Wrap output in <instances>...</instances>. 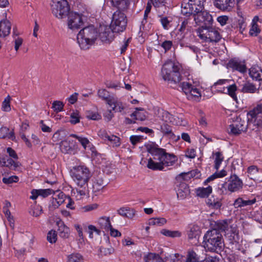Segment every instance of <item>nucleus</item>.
Wrapping results in <instances>:
<instances>
[{"mask_svg": "<svg viewBox=\"0 0 262 262\" xmlns=\"http://www.w3.org/2000/svg\"><path fill=\"white\" fill-rule=\"evenodd\" d=\"M179 66L171 60H167L163 65L161 76L164 81L171 84H179L178 90H181L189 100L201 96L198 89L188 82H180L182 76L180 73Z\"/></svg>", "mask_w": 262, "mask_h": 262, "instance_id": "f257e3e1", "label": "nucleus"}, {"mask_svg": "<svg viewBox=\"0 0 262 262\" xmlns=\"http://www.w3.org/2000/svg\"><path fill=\"white\" fill-rule=\"evenodd\" d=\"M220 235L221 234L214 229L211 230H209L204 236L203 243L205 244V245H206V246H208L207 242L208 241H211L212 239V238H218L219 237V235Z\"/></svg>", "mask_w": 262, "mask_h": 262, "instance_id": "72a5a7b5", "label": "nucleus"}, {"mask_svg": "<svg viewBox=\"0 0 262 262\" xmlns=\"http://www.w3.org/2000/svg\"><path fill=\"white\" fill-rule=\"evenodd\" d=\"M61 151L64 154H75L76 152L74 144L73 141L66 140L62 141L60 143Z\"/></svg>", "mask_w": 262, "mask_h": 262, "instance_id": "a211bd4d", "label": "nucleus"}, {"mask_svg": "<svg viewBox=\"0 0 262 262\" xmlns=\"http://www.w3.org/2000/svg\"><path fill=\"white\" fill-rule=\"evenodd\" d=\"M39 195L46 198L52 194L53 190L51 189H38Z\"/></svg>", "mask_w": 262, "mask_h": 262, "instance_id": "774afa93", "label": "nucleus"}, {"mask_svg": "<svg viewBox=\"0 0 262 262\" xmlns=\"http://www.w3.org/2000/svg\"><path fill=\"white\" fill-rule=\"evenodd\" d=\"M251 110L257 119L262 121V103L257 104Z\"/></svg>", "mask_w": 262, "mask_h": 262, "instance_id": "de8ad7c7", "label": "nucleus"}, {"mask_svg": "<svg viewBox=\"0 0 262 262\" xmlns=\"http://www.w3.org/2000/svg\"><path fill=\"white\" fill-rule=\"evenodd\" d=\"M229 223L230 221L227 220L217 221L215 222L213 229L219 233L226 232L229 229Z\"/></svg>", "mask_w": 262, "mask_h": 262, "instance_id": "bb28decb", "label": "nucleus"}, {"mask_svg": "<svg viewBox=\"0 0 262 262\" xmlns=\"http://www.w3.org/2000/svg\"><path fill=\"white\" fill-rule=\"evenodd\" d=\"M149 13H145L144 11V17L141 21V24L140 27V31H149L151 27V23L150 21L148 24V15Z\"/></svg>", "mask_w": 262, "mask_h": 262, "instance_id": "a19ab883", "label": "nucleus"}, {"mask_svg": "<svg viewBox=\"0 0 262 262\" xmlns=\"http://www.w3.org/2000/svg\"><path fill=\"white\" fill-rule=\"evenodd\" d=\"M190 193L189 187L185 183H181L180 184L179 188L177 191L178 198L180 200L185 198Z\"/></svg>", "mask_w": 262, "mask_h": 262, "instance_id": "c85d7f7f", "label": "nucleus"}, {"mask_svg": "<svg viewBox=\"0 0 262 262\" xmlns=\"http://www.w3.org/2000/svg\"><path fill=\"white\" fill-rule=\"evenodd\" d=\"M8 138L14 140L15 137L13 131L9 130V128L6 126H2L0 128V138Z\"/></svg>", "mask_w": 262, "mask_h": 262, "instance_id": "473e14b6", "label": "nucleus"}, {"mask_svg": "<svg viewBox=\"0 0 262 262\" xmlns=\"http://www.w3.org/2000/svg\"><path fill=\"white\" fill-rule=\"evenodd\" d=\"M227 66L228 68L232 69L233 70H236L243 73L246 72L247 70L245 62L236 59L230 60Z\"/></svg>", "mask_w": 262, "mask_h": 262, "instance_id": "6ab92c4d", "label": "nucleus"}, {"mask_svg": "<svg viewBox=\"0 0 262 262\" xmlns=\"http://www.w3.org/2000/svg\"><path fill=\"white\" fill-rule=\"evenodd\" d=\"M256 202V199L245 200L243 198H238L233 203V206L235 208H242L248 206H251Z\"/></svg>", "mask_w": 262, "mask_h": 262, "instance_id": "393cba45", "label": "nucleus"}, {"mask_svg": "<svg viewBox=\"0 0 262 262\" xmlns=\"http://www.w3.org/2000/svg\"><path fill=\"white\" fill-rule=\"evenodd\" d=\"M98 36V33L93 26L85 27L77 34V42L82 50H87L93 45Z\"/></svg>", "mask_w": 262, "mask_h": 262, "instance_id": "20e7f679", "label": "nucleus"}, {"mask_svg": "<svg viewBox=\"0 0 262 262\" xmlns=\"http://www.w3.org/2000/svg\"><path fill=\"white\" fill-rule=\"evenodd\" d=\"M97 94L99 97L105 100L107 104L108 100H111L113 99V98L110 97L108 92L105 89L99 90Z\"/></svg>", "mask_w": 262, "mask_h": 262, "instance_id": "09e8293b", "label": "nucleus"}, {"mask_svg": "<svg viewBox=\"0 0 262 262\" xmlns=\"http://www.w3.org/2000/svg\"><path fill=\"white\" fill-rule=\"evenodd\" d=\"M223 242V238L222 235H219V237L218 238H212L211 241H209L207 242L208 246L210 245L211 246H220Z\"/></svg>", "mask_w": 262, "mask_h": 262, "instance_id": "e2e57ef3", "label": "nucleus"}, {"mask_svg": "<svg viewBox=\"0 0 262 262\" xmlns=\"http://www.w3.org/2000/svg\"><path fill=\"white\" fill-rule=\"evenodd\" d=\"M114 249L113 247H100L99 249L100 254L101 255H107L114 252Z\"/></svg>", "mask_w": 262, "mask_h": 262, "instance_id": "052dcab7", "label": "nucleus"}, {"mask_svg": "<svg viewBox=\"0 0 262 262\" xmlns=\"http://www.w3.org/2000/svg\"><path fill=\"white\" fill-rule=\"evenodd\" d=\"M160 117L163 122L170 123L174 125H178L182 123L181 119L178 116L172 115L167 111H163Z\"/></svg>", "mask_w": 262, "mask_h": 262, "instance_id": "dca6fc26", "label": "nucleus"}, {"mask_svg": "<svg viewBox=\"0 0 262 262\" xmlns=\"http://www.w3.org/2000/svg\"><path fill=\"white\" fill-rule=\"evenodd\" d=\"M106 184H104L103 177L101 175L97 176L94 178L93 187L95 191H99L103 188Z\"/></svg>", "mask_w": 262, "mask_h": 262, "instance_id": "e433bc0d", "label": "nucleus"}, {"mask_svg": "<svg viewBox=\"0 0 262 262\" xmlns=\"http://www.w3.org/2000/svg\"><path fill=\"white\" fill-rule=\"evenodd\" d=\"M98 223L100 228L105 230V231H109V229L111 227V223L109 217L102 216L98 220Z\"/></svg>", "mask_w": 262, "mask_h": 262, "instance_id": "2f4dec72", "label": "nucleus"}, {"mask_svg": "<svg viewBox=\"0 0 262 262\" xmlns=\"http://www.w3.org/2000/svg\"><path fill=\"white\" fill-rule=\"evenodd\" d=\"M198 33L199 37L207 42H217L222 38L219 31L211 26L199 29Z\"/></svg>", "mask_w": 262, "mask_h": 262, "instance_id": "0eeeda50", "label": "nucleus"}, {"mask_svg": "<svg viewBox=\"0 0 262 262\" xmlns=\"http://www.w3.org/2000/svg\"><path fill=\"white\" fill-rule=\"evenodd\" d=\"M18 181L19 178L16 176H12L9 177H5L2 179L3 182L6 185L17 183Z\"/></svg>", "mask_w": 262, "mask_h": 262, "instance_id": "864d4df0", "label": "nucleus"}, {"mask_svg": "<svg viewBox=\"0 0 262 262\" xmlns=\"http://www.w3.org/2000/svg\"><path fill=\"white\" fill-rule=\"evenodd\" d=\"M83 25L82 16L76 12H70L68 14V26L69 29L75 30L79 29Z\"/></svg>", "mask_w": 262, "mask_h": 262, "instance_id": "f8f14e48", "label": "nucleus"}, {"mask_svg": "<svg viewBox=\"0 0 262 262\" xmlns=\"http://www.w3.org/2000/svg\"><path fill=\"white\" fill-rule=\"evenodd\" d=\"M146 151L152 158L148 160L147 167L152 170H163L164 166L173 165L178 160L177 157L172 154H168L164 148H160L155 142L145 143Z\"/></svg>", "mask_w": 262, "mask_h": 262, "instance_id": "f03ea898", "label": "nucleus"}, {"mask_svg": "<svg viewBox=\"0 0 262 262\" xmlns=\"http://www.w3.org/2000/svg\"><path fill=\"white\" fill-rule=\"evenodd\" d=\"M103 138L105 140L107 139L113 144V146L118 147L120 145V138L116 136L111 135H109L107 133H104Z\"/></svg>", "mask_w": 262, "mask_h": 262, "instance_id": "37998d69", "label": "nucleus"}, {"mask_svg": "<svg viewBox=\"0 0 262 262\" xmlns=\"http://www.w3.org/2000/svg\"><path fill=\"white\" fill-rule=\"evenodd\" d=\"M144 262H168L169 258L166 257L165 261L158 254L148 253L144 257ZM170 262H175V259H170Z\"/></svg>", "mask_w": 262, "mask_h": 262, "instance_id": "4be33fe9", "label": "nucleus"}, {"mask_svg": "<svg viewBox=\"0 0 262 262\" xmlns=\"http://www.w3.org/2000/svg\"><path fill=\"white\" fill-rule=\"evenodd\" d=\"M159 130L164 136L168 137L171 139H174L176 137L172 131V127L169 125L168 123L165 122L161 123L160 125Z\"/></svg>", "mask_w": 262, "mask_h": 262, "instance_id": "a878e982", "label": "nucleus"}, {"mask_svg": "<svg viewBox=\"0 0 262 262\" xmlns=\"http://www.w3.org/2000/svg\"><path fill=\"white\" fill-rule=\"evenodd\" d=\"M108 105L112 107V110L115 112L121 113L122 114H124V110L126 108L125 103L114 98H113L111 100H108Z\"/></svg>", "mask_w": 262, "mask_h": 262, "instance_id": "f3484780", "label": "nucleus"}, {"mask_svg": "<svg viewBox=\"0 0 262 262\" xmlns=\"http://www.w3.org/2000/svg\"><path fill=\"white\" fill-rule=\"evenodd\" d=\"M10 96H8L3 101V104H2V108L4 111L5 112H9L10 111Z\"/></svg>", "mask_w": 262, "mask_h": 262, "instance_id": "680f3d73", "label": "nucleus"}, {"mask_svg": "<svg viewBox=\"0 0 262 262\" xmlns=\"http://www.w3.org/2000/svg\"><path fill=\"white\" fill-rule=\"evenodd\" d=\"M110 27L109 28H105L104 31H101L99 33V36L101 39V40L102 42H110L112 41L113 37H112V34L113 32H112L110 31Z\"/></svg>", "mask_w": 262, "mask_h": 262, "instance_id": "c9c22d12", "label": "nucleus"}, {"mask_svg": "<svg viewBox=\"0 0 262 262\" xmlns=\"http://www.w3.org/2000/svg\"><path fill=\"white\" fill-rule=\"evenodd\" d=\"M160 17V21L161 23L163 28L165 30H168L170 27L169 24L170 21L168 20L167 17H164L162 16Z\"/></svg>", "mask_w": 262, "mask_h": 262, "instance_id": "0e129e2a", "label": "nucleus"}, {"mask_svg": "<svg viewBox=\"0 0 262 262\" xmlns=\"http://www.w3.org/2000/svg\"><path fill=\"white\" fill-rule=\"evenodd\" d=\"M214 6L223 11L229 12L234 7V0H213Z\"/></svg>", "mask_w": 262, "mask_h": 262, "instance_id": "2eb2a0df", "label": "nucleus"}, {"mask_svg": "<svg viewBox=\"0 0 262 262\" xmlns=\"http://www.w3.org/2000/svg\"><path fill=\"white\" fill-rule=\"evenodd\" d=\"M243 182L236 175H231L228 180V190L231 192L237 191L242 188Z\"/></svg>", "mask_w": 262, "mask_h": 262, "instance_id": "4468645a", "label": "nucleus"}, {"mask_svg": "<svg viewBox=\"0 0 262 262\" xmlns=\"http://www.w3.org/2000/svg\"><path fill=\"white\" fill-rule=\"evenodd\" d=\"M208 204L210 206H211L215 209H219L222 206V203L219 200H215V199H213L212 200V199H209L208 201Z\"/></svg>", "mask_w": 262, "mask_h": 262, "instance_id": "338daca9", "label": "nucleus"}, {"mask_svg": "<svg viewBox=\"0 0 262 262\" xmlns=\"http://www.w3.org/2000/svg\"><path fill=\"white\" fill-rule=\"evenodd\" d=\"M86 116L89 119L98 120L101 118V115L97 112L88 111L86 113Z\"/></svg>", "mask_w": 262, "mask_h": 262, "instance_id": "4d7b16f0", "label": "nucleus"}, {"mask_svg": "<svg viewBox=\"0 0 262 262\" xmlns=\"http://www.w3.org/2000/svg\"><path fill=\"white\" fill-rule=\"evenodd\" d=\"M11 29V23L7 19L0 21V37H5L10 33Z\"/></svg>", "mask_w": 262, "mask_h": 262, "instance_id": "b1692460", "label": "nucleus"}, {"mask_svg": "<svg viewBox=\"0 0 262 262\" xmlns=\"http://www.w3.org/2000/svg\"><path fill=\"white\" fill-rule=\"evenodd\" d=\"M160 233L164 236L170 237H179L182 235V233L178 230L171 231L166 229H163Z\"/></svg>", "mask_w": 262, "mask_h": 262, "instance_id": "79ce46f5", "label": "nucleus"}, {"mask_svg": "<svg viewBox=\"0 0 262 262\" xmlns=\"http://www.w3.org/2000/svg\"><path fill=\"white\" fill-rule=\"evenodd\" d=\"M64 104L60 101H54L53 102L52 108L53 110L58 113L62 111Z\"/></svg>", "mask_w": 262, "mask_h": 262, "instance_id": "6e6d98bb", "label": "nucleus"}, {"mask_svg": "<svg viewBox=\"0 0 262 262\" xmlns=\"http://www.w3.org/2000/svg\"><path fill=\"white\" fill-rule=\"evenodd\" d=\"M47 238L48 241L51 244L55 243L57 240V234L56 231L54 230L50 231L47 234Z\"/></svg>", "mask_w": 262, "mask_h": 262, "instance_id": "bf43d9fd", "label": "nucleus"}, {"mask_svg": "<svg viewBox=\"0 0 262 262\" xmlns=\"http://www.w3.org/2000/svg\"><path fill=\"white\" fill-rule=\"evenodd\" d=\"M167 223V220L164 217L150 218L148 222L149 226H162Z\"/></svg>", "mask_w": 262, "mask_h": 262, "instance_id": "ea45409f", "label": "nucleus"}, {"mask_svg": "<svg viewBox=\"0 0 262 262\" xmlns=\"http://www.w3.org/2000/svg\"><path fill=\"white\" fill-rule=\"evenodd\" d=\"M78 138V141L80 142L85 150L86 149V148H90V149H91V146H92V144L87 138L80 136V138Z\"/></svg>", "mask_w": 262, "mask_h": 262, "instance_id": "5fc2aeb1", "label": "nucleus"}, {"mask_svg": "<svg viewBox=\"0 0 262 262\" xmlns=\"http://www.w3.org/2000/svg\"><path fill=\"white\" fill-rule=\"evenodd\" d=\"M250 77L256 81L262 80V69L258 66H253L249 70Z\"/></svg>", "mask_w": 262, "mask_h": 262, "instance_id": "5701e85b", "label": "nucleus"}, {"mask_svg": "<svg viewBox=\"0 0 262 262\" xmlns=\"http://www.w3.org/2000/svg\"><path fill=\"white\" fill-rule=\"evenodd\" d=\"M67 262H84V259L80 254L72 253L68 255Z\"/></svg>", "mask_w": 262, "mask_h": 262, "instance_id": "49530a36", "label": "nucleus"}, {"mask_svg": "<svg viewBox=\"0 0 262 262\" xmlns=\"http://www.w3.org/2000/svg\"><path fill=\"white\" fill-rule=\"evenodd\" d=\"M192 15L198 25H203L202 28L212 26L213 21L212 16L207 11L204 10L198 11V12H194Z\"/></svg>", "mask_w": 262, "mask_h": 262, "instance_id": "9b49d317", "label": "nucleus"}, {"mask_svg": "<svg viewBox=\"0 0 262 262\" xmlns=\"http://www.w3.org/2000/svg\"><path fill=\"white\" fill-rule=\"evenodd\" d=\"M64 202V200H58L57 198H53L52 200L51 204L49 206L50 210H53L57 208L61 204Z\"/></svg>", "mask_w": 262, "mask_h": 262, "instance_id": "13d9d810", "label": "nucleus"}, {"mask_svg": "<svg viewBox=\"0 0 262 262\" xmlns=\"http://www.w3.org/2000/svg\"><path fill=\"white\" fill-rule=\"evenodd\" d=\"M56 224L58 227V233L59 236L63 238L68 237L70 233L69 228L60 220L57 221Z\"/></svg>", "mask_w": 262, "mask_h": 262, "instance_id": "cd10ccee", "label": "nucleus"}, {"mask_svg": "<svg viewBox=\"0 0 262 262\" xmlns=\"http://www.w3.org/2000/svg\"><path fill=\"white\" fill-rule=\"evenodd\" d=\"M117 212L121 216L128 219H132L136 213V211L134 209L128 207L120 208L117 210Z\"/></svg>", "mask_w": 262, "mask_h": 262, "instance_id": "7c9ffc66", "label": "nucleus"}, {"mask_svg": "<svg viewBox=\"0 0 262 262\" xmlns=\"http://www.w3.org/2000/svg\"><path fill=\"white\" fill-rule=\"evenodd\" d=\"M247 122L246 123L239 116L234 117L229 126V134L237 136L247 130L250 136L257 137L262 130V121L257 119L251 110L247 113Z\"/></svg>", "mask_w": 262, "mask_h": 262, "instance_id": "7ed1b4c3", "label": "nucleus"}, {"mask_svg": "<svg viewBox=\"0 0 262 262\" xmlns=\"http://www.w3.org/2000/svg\"><path fill=\"white\" fill-rule=\"evenodd\" d=\"M166 2L161 4L160 5H158V6H154L156 11L158 13V15L159 17H161L163 15V14H165L167 11V7L165 6V4Z\"/></svg>", "mask_w": 262, "mask_h": 262, "instance_id": "603ef678", "label": "nucleus"}, {"mask_svg": "<svg viewBox=\"0 0 262 262\" xmlns=\"http://www.w3.org/2000/svg\"><path fill=\"white\" fill-rule=\"evenodd\" d=\"M146 137L140 135H132L129 138L131 143L134 145H136L139 143L141 142L143 140L146 139Z\"/></svg>", "mask_w": 262, "mask_h": 262, "instance_id": "3c124183", "label": "nucleus"}, {"mask_svg": "<svg viewBox=\"0 0 262 262\" xmlns=\"http://www.w3.org/2000/svg\"><path fill=\"white\" fill-rule=\"evenodd\" d=\"M259 21V18L258 16H255L252 22V27L249 30V34L251 36H257L260 31V30L258 28L257 23Z\"/></svg>", "mask_w": 262, "mask_h": 262, "instance_id": "f704fd0d", "label": "nucleus"}, {"mask_svg": "<svg viewBox=\"0 0 262 262\" xmlns=\"http://www.w3.org/2000/svg\"><path fill=\"white\" fill-rule=\"evenodd\" d=\"M200 227L196 224H190L187 228V235L189 239L198 238L200 235Z\"/></svg>", "mask_w": 262, "mask_h": 262, "instance_id": "412c9836", "label": "nucleus"}, {"mask_svg": "<svg viewBox=\"0 0 262 262\" xmlns=\"http://www.w3.org/2000/svg\"><path fill=\"white\" fill-rule=\"evenodd\" d=\"M51 10L55 16L62 18L69 13L70 6L67 0H52Z\"/></svg>", "mask_w": 262, "mask_h": 262, "instance_id": "1a4fd4ad", "label": "nucleus"}, {"mask_svg": "<svg viewBox=\"0 0 262 262\" xmlns=\"http://www.w3.org/2000/svg\"><path fill=\"white\" fill-rule=\"evenodd\" d=\"M258 91V88L253 83L248 81L243 85L241 92L244 93H254Z\"/></svg>", "mask_w": 262, "mask_h": 262, "instance_id": "c756f323", "label": "nucleus"}, {"mask_svg": "<svg viewBox=\"0 0 262 262\" xmlns=\"http://www.w3.org/2000/svg\"><path fill=\"white\" fill-rule=\"evenodd\" d=\"M186 262H198L196 253L193 251L189 252Z\"/></svg>", "mask_w": 262, "mask_h": 262, "instance_id": "69168bd1", "label": "nucleus"}, {"mask_svg": "<svg viewBox=\"0 0 262 262\" xmlns=\"http://www.w3.org/2000/svg\"><path fill=\"white\" fill-rule=\"evenodd\" d=\"M188 21V19H185L182 21L181 25H178L177 28L175 29L170 33L171 37L177 40L181 47L185 46L183 39L189 30Z\"/></svg>", "mask_w": 262, "mask_h": 262, "instance_id": "9d476101", "label": "nucleus"}, {"mask_svg": "<svg viewBox=\"0 0 262 262\" xmlns=\"http://www.w3.org/2000/svg\"><path fill=\"white\" fill-rule=\"evenodd\" d=\"M236 91L237 86L235 84L227 85L225 94L229 95L233 100L237 101V97L236 93Z\"/></svg>", "mask_w": 262, "mask_h": 262, "instance_id": "58836bf2", "label": "nucleus"}, {"mask_svg": "<svg viewBox=\"0 0 262 262\" xmlns=\"http://www.w3.org/2000/svg\"><path fill=\"white\" fill-rule=\"evenodd\" d=\"M212 191V187H200L196 190V193L198 196L202 198H207Z\"/></svg>", "mask_w": 262, "mask_h": 262, "instance_id": "4c0bfd02", "label": "nucleus"}, {"mask_svg": "<svg viewBox=\"0 0 262 262\" xmlns=\"http://www.w3.org/2000/svg\"><path fill=\"white\" fill-rule=\"evenodd\" d=\"M247 172L248 173V177L251 179L255 180L256 176L259 173V169L256 166H250L248 168Z\"/></svg>", "mask_w": 262, "mask_h": 262, "instance_id": "a18cd8bd", "label": "nucleus"}, {"mask_svg": "<svg viewBox=\"0 0 262 262\" xmlns=\"http://www.w3.org/2000/svg\"><path fill=\"white\" fill-rule=\"evenodd\" d=\"M215 156L214 168L218 170L223 161L224 157L221 152H216L215 154Z\"/></svg>", "mask_w": 262, "mask_h": 262, "instance_id": "8fccbe9b", "label": "nucleus"}, {"mask_svg": "<svg viewBox=\"0 0 262 262\" xmlns=\"http://www.w3.org/2000/svg\"><path fill=\"white\" fill-rule=\"evenodd\" d=\"M230 81L229 79H219L211 88L215 92L225 94L227 84Z\"/></svg>", "mask_w": 262, "mask_h": 262, "instance_id": "aec40b11", "label": "nucleus"}, {"mask_svg": "<svg viewBox=\"0 0 262 262\" xmlns=\"http://www.w3.org/2000/svg\"><path fill=\"white\" fill-rule=\"evenodd\" d=\"M205 0H183L181 4V13L189 16L194 12L204 10Z\"/></svg>", "mask_w": 262, "mask_h": 262, "instance_id": "6e6552de", "label": "nucleus"}, {"mask_svg": "<svg viewBox=\"0 0 262 262\" xmlns=\"http://www.w3.org/2000/svg\"><path fill=\"white\" fill-rule=\"evenodd\" d=\"M17 160L5 156L0 159V166L6 167L12 170H16L21 165Z\"/></svg>", "mask_w": 262, "mask_h": 262, "instance_id": "ddd939ff", "label": "nucleus"}, {"mask_svg": "<svg viewBox=\"0 0 262 262\" xmlns=\"http://www.w3.org/2000/svg\"><path fill=\"white\" fill-rule=\"evenodd\" d=\"M120 9L118 8L112 16L110 28L113 32L119 33L122 32L126 27V16Z\"/></svg>", "mask_w": 262, "mask_h": 262, "instance_id": "423d86ee", "label": "nucleus"}, {"mask_svg": "<svg viewBox=\"0 0 262 262\" xmlns=\"http://www.w3.org/2000/svg\"><path fill=\"white\" fill-rule=\"evenodd\" d=\"M200 176V172L197 170H192L186 173H181L179 174V177H182L184 180H188L191 178L195 177L198 178Z\"/></svg>", "mask_w": 262, "mask_h": 262, "instance_id": "c03bdc74", "label": "nucleus"}, {"mask_svg": "<svg viewBox=\"0 0 262 262\" xmlns=\"http://www.w3.org/2000/svg\"><path fill=\"white\" fill-rule=\"evenodd\" d=\"M71 176L78 187L86 189L88 187V182L92 174L87 167L84 165H79L73 167L71 171Z\"/></svg>", "mask_w": 262, "mask_h": 262, "instance_id": "39448f33", "label": "nucleus"}]
</instances>
